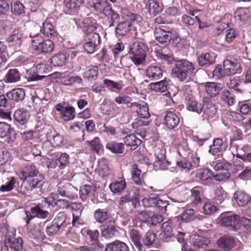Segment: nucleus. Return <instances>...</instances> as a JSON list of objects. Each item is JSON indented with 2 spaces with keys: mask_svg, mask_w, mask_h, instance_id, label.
Segmentation results:
<instances>
[{
  "mask_svg": "<svg viewBox=\"0 0 251 251\" xmlns=\"http://www.w3.org/2000/svg\"><path fill=\"white\" fill-rule=\"evenodd\" d=\"M5 245L8 250L10 251H20L23 248V241L21 237L8 238L5 241Z\"/></svg>",
  "mask_w": 251,
  "mask_h": 251,
  "instance_id": "nucleus-24",
  "label": "nucleus"
},
{
  "mask_svg": "<svg viewBox=\"0 0 251 251\" xmlns=\"http://www.w3.org/2000/svg\"><path fill=\"white\" fill-rule=\"evenodd\" d=\"M221 224L225 226L235 229L239 221V216L237 215L223 214L220 217Z\"/></svg>",
  "mask_w": 251,
  "mask_h": 251,
  "instance_id": "nucleus-12",
  "label": "nucleus"
},
{
  "mask_svg": "<svg viewBox=\"0 0 251 251\" xmlns=\"http://www.w3.org/2000/svg\"><path fill=\"white\" fill-rule=\"evenodd\" d=\"M115 101L119 104H125L128 107L131 109L132 98L126 95H120L116 97L114 99Z\"/></svg>",
  "mask_w": 251,
  "mask_h": 251,
  "instance_id": "nucleus-55",
  "label": "nucleus"
},
{
  "mask_svg": "<svg viewBox=\"0 0 251 251\" xmlns=\"http://www.w3.org/2000/svg\"><path fill=\"white\" fill-rule=\"evenodd\" d=\"M40 32L45 36L50 38L55 37L58 35L57 31L50 21V18H49L43 22L40 29Z\"/></svg>",
  "mask_w": 251,
  "mask_h": 251,
  "instance_id": "nucleus-13",
  "label": "nucleus"
},
{
  "mask_svg": "<svg viewBox=\"0 0 251 251\" xmlns=\"http://www.w3.org/2000/svg\"><path fill=\"white\" fill-rule=\"evenodd\" d=\"M109 224L106 228L102 231V235L106 238H111L115 235L116 231L115 224L114 221L110 220L108 221Z\"/></svg>",
  "mask_w": 251,
  "mask_h": 251,
  "instance_id": "nucleus-48",
  "label": "nucleus"
},
{
  "mask_svg": "<svg viewBox=\"0 0 251 251\" xmlns=\"http://www.w3.org/2000/svg\"><path fill=\"white\" fill-rule=\"evenodd\" d=\"M51 158L47 160V166L49 168L54 169L58 167L60 169H64L69 164V155L66 153L58 152L50 154Z\"/></svg>",
  "mask_w": 251,
  "mask_h": 251,
  "instance_id": "nucleus-4",
  "label": "nucleus"
},
{
  "mask_svg": "<svg viewBox=\"0 0 251 251\" xmlns=\"http://www.w3.org/2000/svg\"><path fill=\"white\" fill-rule=\"evenodd\" d=\"M195 217V211L193 209H186L181 215H178L177 220L184 222H189L193 220Z\"/></svg>",
  "mask_w": 251,
  "mask_h": 251,
  "instance_id": "nucleus-45",
  "label": "nucleus"
},
{
  "mask_svg": "<svg viewBox=\"0 0 251 251\" xmlns=\"http://www.w3.org/2000/svg\"><path fill=\"white\" fill-rule=\"evenodd\" d=\"M11 10L16 16H20L25 13V6L20 1H16L11 4Z\"/></svg>",
  "mask_w": 251,
  "mask_h": 251,
  "instance_id": "nucleus-59",
  "label": "nucleus"
},
{
  "mask_svg": "<svg viewBox=\"0 0 251 251\" xmlns=\"http://www.w3.org/2000/svg\"><path fill=\"white\" fill-rule=\"evenodd\" d=\"M68 58L67 52H59L51 58V63L54 66H62L66 64Z\"/></svg>",
  "mask_w": 251,
  "mask_h": 251,
  "instance_id": "nucleus-35",
  "label": "nucleus"
},
{
  "mask_svg": "<svg viewBox=\"0 0 251 251\" xmlns=\"http://www.w3.org/2000/svg\"><path fill=\"white\" fill-rule=\"evenodd\" d=\"M195 70L192 62L187 59H180L175 62V66L172 70V74L179 81H184L191 78Z\"/></svg>",
  "mask_w": 251,
  "mask_h": 251,
  "instance_id": "nucleus-1",
  "label": "nucleus"
},
{
  "mask_svg": "<svg viewBox=\"0 0 251 251\" xmlns=\"http://www.w3.org/2000/svg\"><path fill=\"white\" fill-rule=\"evenodd\" d=\"M214 173L209 168H201L198 171L196 177L205 185L210 184L214 179Z\"/></svg>",
  "mask_w": 251,
  "mask_h": 251,
  "instance_id": "nucleus-11",
  "label": "nucleus"
},
{
  "mask_svg": "<svg viewBox=\"0 0 251 251\" xmlns=\"http://www.w3.org/2000/svg\"><path fill=\"white\" fill-rule=\"evenodd\" d=\"M58 202H63L66 206L70 207L72 210V214L73 213H76L78 211L82 213L83 210V206L81 203L72 202L69 204V201L66 200H60L58 201Z\"/></svg>",
  "mask_w": 251,
  "mask_h": 251,
  "instance_id": "nucleus-58",
  "label": "nucleus"
},
{
  "mask_svg": "<svg viewBox=\"0 0 251 251\" xmlns=\"http://www.w3.org/2000/svg\"><path fill=\"white\" fill-rule=\"evenodd\" d=\"M131 29V24L129 21L121 22L116 26V33L121 36H125L129 33Z\"/></svg>",
  "mask_w": 251,
  "mask_h": 251,
  "instance_id": "nucleus-32",
  "label": "nucleus"
},
{
  "mask_svg": "<svg viewBox=\"0 0 251 251\" xmlns=\"http://www.w3.org/2000/svg\"><path fill=\"white\" fill-rule=\"evenodd\" d=\"M44 177L41 174H39L36 176L32 177L25 180L26 186L25 188L27 191H32L34 189L40 188L44 184Z\"/></svg>",
  "mask_w": 251,
  "mask_h": 251,
  "instance_id": "nucleus-15",
  "label": "nucleus"
},
{
  "mask_svg": "<svg viewBox=\"0 0 251 251\" xmlns=\"http://www.w3.org/2000/svg\"><path fill=\"white\" fill-rule=\"evenodd\" d=\"M156 238V234L152 231H148L142 239L143 245L148 248H151L154 243Z\"/></svg>",
  "mask_w": 251,
  "mask_h": 251,
  "instance_id": "nucleus-47",
  "label": "nucleus"
},
{
  "mask_svg": "<svg viewBox=\"0 0 251 251\" xmlns=\"http://www.w3.org/2000/svg\"><path fill=\"white\" fill-rule=\"evenodd\" d=\"M205 86L207 94L211 97L216 96L221 90L216 82H207Z\"/></svg>",
  "mask_w": 251,
  "mask_h": 251,
  "instance_id": "nucleus-51",
  "label": "nucleus"
},
{
  "mask_svg": "<svg viewBox=\"0 0 251 251\" xmlns=\"http://www.w3.org/2000/svg\"><path fill=\"white\" fill-rule=\"evenodd\" d=\"M221 99L228 106L233 105L236 102L235 95L228 90H224L222 92Z\"/></svg>",
  "mask_w": 251,
  "mask_h": 251,
  "instance_id": "nucleus-46",
  "label": "nucleus"
},
{
  "mask_svg": "<svg viewBox=\"0 0 251 251\" xmlns=\"http://www.w3.org/2000/svg\"><path fill=\"white\" fill-rule=\"evenodd\" d=\"M172 219H169L167 221L164 222L162 225V229L164 233V235L167 237H171L172 236L173 228Z\"/></svg>",
  "mask_w": 251,
  "mask_h": 251,
  "instance_id": "nucleus-64",
  "label": "nucleus"
},
{
  "mask_svg": "<svg viewBox=\"0 0 251 251\" xmlns=\"http://www.w3.org/2000/svg\"><path fill=\"white\" fill-rule=\"evenodd\" d=\"M30 37L31 38V43L32 48L34 50L38 52L40 47H41L40 45H41L43 40V37L39 34L33 36H31L30 34Z\"/></svg>",
  "mask_w": 251,
  "mask_h": 251,
  "instance_id": "nucleus-61",
  "label": "nucleus"
},
{
  "mask_svg": "<svg viewBox=\"0 0 251 251\" xmlns=\"http://www.w3.org/2000/svg\"><path fill=\"white\" fill-rule=\"evenodd\" d=\"M96 190L97 186L93 183L83 185L80 188L79 197L85 201L88 198L93 197Z\"/></svg>",
  "mask_w": 251,
  "mask_h": 251,
  "instance_id": "nucleus-18",
  "label": "nucleus"
},
{
  "mask_svg": "<svg viewBox=\"0 0 251 251\" xmlns=\"http://www.w3.org/2000/svg\"><path fill=\"white\" fill-rule=\"evenodd\" d=\"M168 82L166 78L158 82L151 83L149 85L150 89L156 92L163 93L168 90Z\"/></svg>",
  "mask_w": 251,
  "mask_h": 251,
  "instance_id": "nucleus-33",
  "label": "nucleus"
},
{
  "mask_svg": "<svg viewBox=\"0 0 251 251\" xmlns=\"http://www.w3.org/2000/svg\"><path fill=\"white\" fill-rule=\"evenodd\" d=\"M202 103L197 101L193 98L186 99V109L189 111L200 114L203 112L207 115H213L216 111L214 105L208 98H204Z\"/></svg>",
  "mask_w": 251,
  "mask_h": 251,
  "instance_id": "nucleus-2",
  "label": "nucleus"
},
{
  "mask_svg": "<svg viewBox=\"0 0 251 251\" xmlns=\"http://www.w3.org/2000/svg\"><path fill=\"white\" fill-rule=\"evenodd\" d=\"M6 96L13 102H19L23 101L25 97V91L23 88H15L8 92Z\"/></svg>",
  "mask_w": 251,
  "mask_h": 251,
  "instance_id": "nucleus-23",
  "label": "nucleus"
},
{
  "mask_svg": "<svg viewBox=\"0 0 251 251\" xmlns=\"http://www.w3.org/2000/svg\"><path fill=\"white\" fill-rule=\"evenodd\" d=\"M23 39V34L21 29H15L10 34L7 40L9 42L15 43V46H20Z\"/></svg>",
  "mask_w": 251,
  "mask_h": 251,
  "instance_id": "nucleus-38",
  "label": "nucleus"
},
{
  "mask_svg": "<svg viewBox=\"0 0 251 251\" xmlns=\"http://www.w3.org/2000/svg\"><path fill=\"white\" fill-rule=\"evenodd\" d=\"M147 46L141 42H135L130 45L129 54L130 59L137 66L143 64L145 61Z\"/></svg>",
  "mask_w": 251,
  "mask_h": 251,
  "instance_id": "nucleus-3",
  "label": "nucleus"
},
{
  "mask_svg": "<svg viewBox=\"0 0 251 251\" xmlns=\"http://www.w3.org/2000/svg\"><path fill=\"white\" fill-rule=\"evenodd\" d=\"M72 225L74 227H79L84 224V220L82 218V213L79 211L76 213H73Z\"/></svg>",
  "mask_w": 251,
  "mask_h": 251,
  "instance_id": "nucleus-62",
  "label": "nucleus"
},
{
  "mask_svg": "<svg viewBox=\"0 0 251 251\" xmlns=\"http://www.w3.org/2000/svg\"><path fill=\"white\" fill-rule=\"evenodd\" d=\"M198 60L201 66H208L214 62L213 57L208 52L201 54L199 56Z\"/></svg>",
  "mask_w": 251,
  "mask_h": 251,
  "instance_id": "nucleus-50",
  "label": "nucleus"
},
{
  "mask_svg": "<svg viewBox=\"0 0 251 251\" xmlns=\"http://www.w3.org/2000/svg\"><path fill=\"white\" fill-rule=\"evenodd\" d=\"M231 164L225 161H214L211 163V166L215 171H224V173L217 174L214 176V179L217 181H225L230 176L229 169Z\"/></svg>",
  "mask_w": 251,
  "mask_h": 251,
  "instance_id": "nucleus-6",
  "label": "nucleus"
},
{
  "mask_svg": "<svg viewBox=\"0 0 251 251\" xmlns=\"http://www.w3.org/2000/svg\"><path fill=\"white\" fill-rule=\"evenodd\" d=\"M98 71L99 68L98 66H92L91 68L84 73L83 76L88 80L96 79L98 75Z\"/></svg>",
  "mask_w": 251,
  "mask_h": 251,
  "instance_id": "nucleus-60",
  "label": "nucleus"
},
{
  "mask_svg": "<svg viewBox=\"0 0 251 251\" xmlns=\"http://www.w3.org/2000/svg\"><path fill=\"white\" fill-rule=\"evenodd\" d=\"M123 141L124 144L126 146L130 147L131 150L136 149L142 142V140L138 138L134 134L126 136L124 138Z\"/></svg>",
  "mask_w": 251,
  "mask_h": 251,
  "instance_id": "nucleus-26",
  "label": "nucleus"
},
{
  "mask_svg": "<svg viewBox=\"0 0 251 251\" xmlns=\"http://www.w3.org/2000/svg\"><path fill=\"white\" fill-rule=\"evenodd\" d=\"M116 106L114 102L111 101L105 100L100 105V109L103 114L109 115L112 110Z\"/></svg>",
  "mask_w": 251,
  "mask_h": 251,
  "instance_id": "nucleus-54",
  "label": "nucleus"
},
{
  "mask_svg": "<svg viewBox=\"0 0 251 251\" xmlns=\"http://www.w3.org/2000/svg\"><path fill=\"white\" fill-rule=\"evenodd\" d=\"M126 187V183L124 176L118 177L117 179L111 182L109 187L114 194H121L124 191Z\"/></svg>",
  "mask_w": 251,
  "mask_h": 251,
  "instance_id": "nucleus-19",
  "label": "nucleus"
},
{
  "mask_svg": "<svg viewBox=\"0 0 251 251\" xmlns=\"http://www.w3.org/2000/svg\"><path fill=\"white\" fill-rule=\"evenodd\" d=\"M147 6L151 15H155L162 12L163 7L156 0H149Z\"/></svg>",
  "mask_w": 251,
  "mask_h": 251,
  "instance_id": "nucleus-40",
  "label": "nucleus"
},
{
  "mask_svg": "<svg viewBox=\"0 0 251 251\" xmlns=\"http://www.w3.org/2000/svg\"><path fill=\"white\" fill-rule=\"evenodd\" d=\"M158 196L156 195H151L148 198H145L142 200V203L145 207H155L157 201Z\"/></svg>",
  "mask_w": 251,
  "mask_h": 251,
  "instance_id": "nucleus-63",
  "label": "nucleus"
},
{
  "mask_svg": "<svg viewBox=\"0 0 251 251\" xmlns=\"http://www.w3.org/2000/svg\"><path fill=\"white\" fill-rule=\"evenodd\" d=\"M55 109L59 113L60 118L65 122L72 121L75 117V109L73 106L65 107L59 103L56 105Z\"/></svg>",
  "mask_w": 251,
  "mask_h": 251,
  "instance_id": "nucleus-8",
  "label": "nucleus"
},
{
  "mask_svg": "<svg viewBox=\"0 0 251 251\" xmlns=\"http://www.w3.org/2000/svg\"><path fill=\"white\" fill-rule=\"evenodd\" d=\"M235 240L232 237L224 236L217 241L218 247L224 251H230L235 245Z\"/></svg>",
  "mask_w": 251,
  "mask_h": 251,
  "instance_id": "nucleus-22",
  "label": "nucleus"
},
{
  "mask_svg": "<svg viewBox=\"0 0 251 251\" xmlns=\"http://www.w3.org/2000/svg\"><path fill=\"white\" fill-rule=\"evenodd\" d=\"M39 53H50L53 51L54 44L50 39L43 40Z\"/></svg>",
  "mask_w": 251,
  "mask_h": 251,
  "instance_id": "nucleus-44",
  "label": "nucleus"
},
{
  "mask_svg": "<svg viewBox=\"0 0 251 251\" xmlns=\"http://www.w3.org/2000/svg\"><path fill=\"white\" fill-rule=\"evenodd\" d=\"M84 40L85 42L83 45L84 49L89 54L96 51L101 42L100 37L98 33H91L85 35Z\"/></svg>",
  "mask_w": 251,
  "mask_h": 251,
  "instance_id": "nucleus-7",
  "label": "nucleus"
},
{
  "mask_svg": "<svg viewBox=\"0 0 251 251\" xmlns=\"http://www.w3.org/2000/svg\"><path fill=\"white\" fill-rule=\"evenodd\" d=\"M29 118V113L25 108H19L14 113V119L21 125H25L27 123Z\"/></svg>",
  "mask_w": 251,
  "mask_h": 251,
  "instance_id": "nucleus-27",
  "label": "nucleus"
},
{
  "mask_svg": "<svg viewBox=\"0 0 251 251\" xmlns=\"http://www.w3.org/2000/svg\"><path fill=\"white\" fill-rule=\"evenodd\" d=\"M106 148L115 154H123L125 150L124 144L123 143L115 141L108 142L106 145Z\"/></svg>",
  "mask_w": 251,
  "mask_h": 251,
  "instance_id": "nucleus-29",
  "label": "nucleus"
},
{
  "mask_svg": "<svg viewBox=\"0 0 251 251\" xmlns=\"http://www.w3.org/2000/svg\"><path fill=\"white\" fill-rule=\"evenodd\" d=\"M202 188L200 186L194 187L191 190V195L190 200L192 204L194 205H197L201 202V193Z\"/></svg>",
  "mask_w": 251,
  "mask_h": 251,
  "instance_id": "nucleus-37",
  "label": "nucleus"
},
{
  "mask_svg": "<svg viewBox=\"0 0 251 251\" xmlns=\"http://www.w3.org/2000/svg\"><path fill=\"white\" fill-rule=\"evenodd\" d=\"M94 218L97 222L102 224L110 221L111 215L108 210L98 209L94 212Z\"/></svg>",
  "mask_w": 251,
  "mask_h": 251,
  "instance_id": "nucleus-34",
  "label": "nucleus"
},
{
  "mask_svg": "<svg viewBox=\"0 0 251 251\" xmlns=\"http://www.w3.org/2000/svg\"><path fill=\"white\" fill-rule=\"evenodd\" d=\"M147 77L151 79H158L162 77L163 70L157 66H151L146 69Z\"/></svg>",
  "mask_w": 251,
  "mask_h": 251,
  "instance_id": "nucleus-28",
  "label": "nucleus"
},
{
  "mask_svg": "<svg viewBox=\"0 0 251 251\" xmlns=\"http://www.w3.org/2000/svg\"><path fill=\"white\" fill-rule=\"evenodd\" d=\"M236 16L239 17L240 20L246 21L249 19L251 16V12L249 8L245 7H240L235 12Z\"/></svg>",
  "mask_w": 251,
  "mask_h": 251,
  "instance_id": "nucleus-57",
  "label": "nucleus"
},
{
  "mask_svg": "<svg viewBox=\"0 0 251 251\" xmlns=\"http://www.w3.org/2000/svg\"><path fill=\"white\" fill-rule=\"evenodd\" d=\"M164 125L169 129H174L180 124L179 117L174 112L167 110L164 115Z\"/></svg>",
  "mask_w": 251,
  "mask_h": 251,
  "instance_id": "nucleus-9",
  "label": "nucleus"
},
{
  "mask_svg": "<svg viewBox=\"0 0 251 251\" xmlns=\"http://www.w3.org/2000/svg\"><path fill=\"white\" fill-rule=\"evenodd\" d=\"M223 68L225 73L227 75L240 74L242 71V67L239 62L229 59L224 60Z\"/></svg>",
  "mask_w": 251,
  "mask_h": 251,
  "instance_id": "nucleus-10",
  "label": "nucleus"
},
{
  "mask_svg": "<svg viewBox=\"0 0 251 251\" xmlns=\"http://www.w3.org/2000/svg\"><path fill=\"white\" fill-rule=\"evenodd\" d=\"M6 82H15L20 79V74L17 69H11L9 70L5 76Z\"/></svg>",
  "mask_w": 251,
  "mask_h": 251,
  "instance_id": "nucleus-52",
  "label": "nucleus"
},
{
  "mask_svg": "<svg viewBox=\"0 0 251 251\" xmlns=\"http://www.w3.org/2000/svg\"><path fill=\"white\" fill-rule=\"evenodd\" d=\"M82 82V78L78 75L70 76L67 75L59 78V83L64 86H71L75 83H81Z\"/></svg>",
  "mask_w": 251,
  "mask_h": 251,
  "instance_id": "nucleus-31",
  "label": "nucleus"
},
{
  "mask_svg": "<svg viewBox=\"0 0 251 251\" xmlns=\"http://www.w3.org/2000/svg\"><path fill=\"white\" fill-rule=\"evenodd\" d=\"M156 158L157 160L153 164V168L155 170L169 169L171 162L166 160L165 155L162 154L160 156H158Z\"/></svg>",
  "mask_w": 251,
  "mask_h": 251,
  "instance_id": "nucleus-30",
  "label": "nucleus"
},
{
  "mask_svg": "<svg viewBox=\"0 0 251 251\" xmlns=\"http://www.w3.org/2000/svg\"><path fill=\"white\" fill-rule=\"evenodd\" d=\"M98 171L99 175L103 177L109 175L110 170L107 159L102 158L98 161Z\"/></svg>",
  "mask_w": 251,
  "mask_h": 251,
  "instance_id": "nucleus-42",
  "label": "nucleus"
},
{
  "mask_svg": "<svg viewBox=\"0 0 251 251\" xmlns=\"http://www.w3.org/2000/svg\"><path fill=\"white\" fill-rule=\"evenodd\" d=\"M44 207L45 203L41 202L34 207H31L30 211L25 210V217L24 218V220L25 221L26 225H28L31 220L35 217L40 219L47 218L49 215V213L44 209Z\"/></svg>",
  "mask_w": 251,
  "mask_h": 251,
  "instance_id": "nucleus-5",
  "label": "nucleus"
},
{
  "mask_svg": "<svg viewBox=\"0 0 251 251\" xmlns=\"http://www.w3.org/2000/svg\"><path fill=\"white\" fill-rule=\"evenodd\" d=\"M210 242L208 238L194 234L193 237V244L198 248H203L207 246Z\"/></svg>",
  "mask_w": 251,
  "mask_h": 251,
  "instance_id": "nucleus-41",
  "label": "nucleus"
},
{
  "mask_svg": "<svg viewBox=\"0 0 251 251\" xmlns=\"http://www.w3.org/2000/svg\"><path fill=\"white\" fill-rule=\"evenodd\" d=\"M154 34L156 40L162 45H166L172 38V33L170 31H166L159 27L155 28Z\"/></svg>",
  "mask_w": 251,
  "mask_h": 251,
  "instance_id": "nucleus-16",
  "label": "nucleus"
},
{
  "mask_svg": "<svg viewBox=\"0 0 251 251\" xmlns=\"http://www.w3.org/2000/svg\"><path fill=\"white\" fill-rule=\"evenodd\" d=\"M141 173V170L138 168L136 164H133L131 166V174L132 176V179L136 184L140 186H141L144 182Z\"/></svg>",
  "mask_w": 251,
  "mask_h": 251,
  "instance_id": "nucleus-36",
  "label": "nucleus"
},
{
  "mask_svg": "<svg viewBox=\"0 0 251 251\" xmlns=\"http://www.w3.org/2000/svg\"><path fill=\"white\" fill-rule=\"evenodd\" d=\"M103 84L107 88L112 92H116L117 91H120L124 86L123 81L122 80L115 82L108 79H105L104 80Z\"/></svg>",
  "mask_w": 251,
  "mask_h": 251,
  "instance_id": "nucleus-39",
  "label": "nucleus"
},
{
  "mask_svg": "<svg viewBox=\"0 0 251 251\" xmlns=\"http://www.w3.org/2000/svg\"><path fill=\"white\" fill-rule=\"evenodd\" d=\"M203 213L206 215L213 214L219 209L215 203L212 201H206L202 207Z\"/></svg>",
  "mask_w": 251,
  "mask_h": 251,
  "instance_id": "nucleus-56",
  "label": "nucleus"
},
{
  "mask_svg": "<svg viewBox=\"0 0 251 251\" xmlns=\"http://www.w3.org/2000/svg\"><path fill=\"white\" fill-rule=\"evenodd\" d=\"M127 245L121 241L116 240L106 245L104 251H128Z\"/></svg>",
  "mask_w": 251,
  "mask_h": 251,
  "instance_id": "nucleus-25",
  "label": "nucleus"
},
{
  "mask_svg": "<svg viewBox=\"0 0 251 251\" xmlns=\"http://www.w3.org/2000/svg\"><path fill=\"white\" fill-rule=\"evenodd\" d=\"M235 199L239 206H243L249 201H251V197L246 193L242 192H237L234 194Z\"/></svg>",
  "mask_w": 251,
  "mask_h": 251,
  "instance_id": "nucleus-49",
  "label": "nucleus"
},
{
  "mask_svg": "<svg viewBox=\"0 0 251 251\" xmlns=\"http://www.w3.org/2000/svg\"><path fill=\"white\" fill-rule=\"evenodd\" d=\"M84 2V0H64L66 10L71 15L77 13L80 7Z\"/></svg>",
  "mask_w": 251,
  "mask_h": 251,
  "instance_id": "nucleus-20",
  "label": "nucleus"
},
{
  "mask_svg": "<svg viewBox=\"0 0 251 251\" xmlns=\"http://www.w3.org/2000/svg\"><path fill=\"white\" fill-rule=\"evenodd\" d=\"M39 174L38 169L35 165L32 163L26 165L21 171V178L24 180L36 176Z\"/></svg>",
  "mask_w": 251,
  "mask_h": 251,
  "instance_id": "nucleus-21",
  "label": "nucleus"
},
{
  "mask_svg": "<svg viewBox=\"0 0 251 251\" xmlns=\"http://www.w3.org/2000/svg\"><path fill=\"white\" fill-rule=\"evenodd\" d=\"M103 14L110 19V26H113L115 21L118 20L120 18L119 15L110 7H108L104 10Z\"/></svg>",
  "mask_w": 251,
  "mask_h": 251,
  "instance_id": "nucleus-53",
  "label": "nucleus"
},
{
  "mask_svg": "<svg viewBox=\"0 0 251 251\" xmlns=\"http://www.w3.org/2000/svg\"><path fill=\"white\" fill-rule=\"evenodd\" d=\"M227 147V144L226 141L220 138H217L213 140L212 145H210L209 152L214 156L219 155Z\"/></svg>",
  "mask_w": 251,
  "mask_h": 251,
  "instance_id": "nucleus-14",
  "label": "nucleus"
},
{
  "mask_svg": "<svg viewBox=\"0 0 251 251\" xmlns=\"http://www.w3.org/2000/svg\"><path fill=\"white\" fill-rule=\"evenodd\" d=\"M130 238L139 251H142L143 246L141 243L142 237L139 232L136 229H132L130 233Z\"/></svg>",
  "mask_w": 251,
  "mask_h": 251,
  "instance_id": "nucleus-43",
  "label": "nucleus"
},
{
  "mask_svg": "<svg viewBox=\"0 0 251 251\" xmlns=\"http://www.w3.org/2000/svg\"><path fill=\"white\" fill-rule=\"evenodd\" d=\"M131 109L136 111L140 117L143 119H149L151 117L148 104L144 101L141 103L133 102L131 105Z\"/></svg>",
  "mask_w": 251,
  "mask_h": 251,
  "instance_id": "nucleus-17",
  "label": "nucleus"
}]
</instances>
